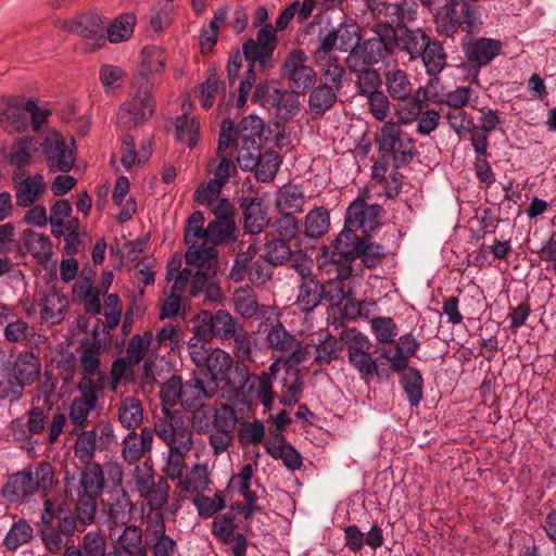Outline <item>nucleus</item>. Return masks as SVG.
<instances>
[{"label": "nucleus", "instance_id": "f257e3e1", "mask_svg": "<svg viewBox=\"0 0 556 556\" xmlns=\"http://www.w3.org/2000/svg\"><path fill=\"white\" fill-rule=\"evenodd\" d=\"M74 442V455L85 467L79 473L78 480L65 479V492L76 500V508L80 521L92 525L97 516V501L102 495L105 486V476L113 484H122L124 470L118 463L109 462L101 466L92 463L97 450H108L116 439L112 422L108 419H99L91 429H83L76 432Z\"/></svg>", "mask_w": 556, "mask_h": 556}, {"label": "nucleus", "instance_id": "f03ea898", "mask_svg": "<svg viewBox=\"0 0 556 556\" xmlns=\"http://www.w3.org/2000/svg\"><path fill=\"white\" fill-rule=\"evenodd\" d=\"M386 252L379 244L370 242L349 229H342L330 245L324 247L323 264L326 269H332L336 265V257L342 261L341 273L351 275L354 260L361 257L367 268H374L381 263ZM334 270H338L336 267Z\"/></svg>", "mask_w": 556, "mask_h": 556}, {"label": "nucleus", "instance_id": "7ed1b4c3", "mask_svg": "<svg viewBox=\"0 0 556 556\" xmlns=\"http://www.w3.org/2000/svg\"><path fill=\"white\" fill-rule=\"evenodd\" d=\"M375 143L383 157L391 159L395 168L408 165L416 154V141L392 121L384 122L375 135Z\"/></svg>", "mask_w": 556, "mask_h": 556}, {"label": "nucleus", "instance_id": "20e7f679", "mask_svg": "<svg viewBox=\"0 0 556 556\" xmlns=\"http://www.w3.org/2000/svg\"><path fill=\"white\" fill-rule=\"evenodd\" d=\"M27 114L30 116L33 129L38 130L46 123L50 112L39 108L34 100H28L22 105L15 98L0 96V125L7 132L25 130Z\"/></svg>", "mask_w": 556, "mask_h": 556}, {"label": "nucleus", "instance_id": "39448f33", "mask_svg": "<svg viewBox=\"0 0 556 556\" xmlns=\"http://www.w3.org/2000/svg\"><path fill=\"white\" fill-rule=\"evenodd\" d=\"M435 14V27L440 35L452 37L459 29L472 33L480 24L479 12L467 1L445 0Z\"/></svg>", "mask_w": 556, "mask_h": 556}, {"label": "nucleus", "instance_id": "423d86ee", "mask_svg": "<svg viewBox=\"0 0 556 556\" xmlns=\"http://www.w3.org/2000/svg\"><path fill=\"white\" fill-rule=\"evenodd\" d=\"M342 339L346 346L349 364L363 379L369 380L374 375L388 376L386 367L371 357L372 344L365 334L348 330L343 332Z\"/></svg>", "mask_w": 556, "mask_h": 556}, {"label": "nucleus", "instance_id": "0eeeda50", "mask_svg": "<svg viewBox=\"0 0 556 556\" xmlns=\"http://www.w3.org/2000/svg\"><path fill=\"white\" fill-rule=\"evenodd\" d=\"M155 100L151 93V84L140 83L138 90L130 93L117 112L118 125L127 130L136 128L148 122L155 111Z\"/></svg>", "mask_w": 556, "mask_h": 556}, {"label": "nucleus", "instance_id": "6e6552de", "mask_svg": "<svg viewBox=\"0 0 556 556\" xmlns=\"http://www.w3.org/2000/svg\"><path fill=\"white\" fill-rule=\"evenodd\" d=\"M232 135L233 122L230 118L223 119L216 150V159L211 161L207 167V170L213 174V178L220 180L224 185H226L231 175L237 172V167L233 162L237 149Z\"/></svg>", "mask_w": 556, "mask_h": 556}, {"label": "nucleus", "instance_id": "1a4fd4ad", "mask_svg": "<svg viewBox=\"0 0 556 556\" xmlns=\"http://www.w3.org/2000/svg\"><path fill=\"white\" fill-rule=\"evenodd\" d=\"M153 431L168 450L191 451L193 447V433L178 412L164 409V416L154 422Z\"/></svg>", "mask_w": 556, "mask_h": 556}, {"label": "nucleus", "instance_id": "9d476101", "mask_svg": "<svg viewBox=\"0 0 556 556\" xmlns=\"http://www.w3.org/2000/svg\"><path fill=\"white\" fill-rule=\"evenodd\" d=\"M265 324L270 325L265 337L266 344L270 350L285 356V365L296 366L306 359V348L280 323L279 313L278 321L270 320Z\"/></svg>", "mask_w": 556, "mask_h": 556}, {"label": "nucleus", "instance_id": "9b49d317", "mask_svg": "<svg viewBox=\"0 0 556 556\" xmlns=\"http://www.w3.org/2000/svg\"><path fill=\"white\" fill-rule=\"evenodd\" d=\"M323 260L324 249L317 257V266L323 279V283L320 285L323 296L333 305H341L343 302H349L353 295L351 283L355 278H352V274L343 275L341 273V265L343 262L339 261L338 257H336V267H338V270H334L336 268H332L331 270L326 269L324 267Z\"/></svg>", "mask_w": 556, "mask_h": 556}, {"label": "nucleus", "instance_id": "f8f14e48", "mask_svg": "<svg viewBox=\"0 0 556 556\" xmlns=\"http://www.w3.org/2000/svg\"><path fill=\"white\" fill-rule=\"evenodd\" d=\"M197 326V333L203 339L218 338L223 341L231 340L242 325L225 309L215 313L203 311L193 319Z\"/></svg>", "mask_w": 556, "mask_h": 556}, {"label": "nucleus", "instance_id": "ddd939ff", "mask_svg": "<svg viewBox=\"0 0 556 556\" xmlns=\"http://www.w3.org/2000/svg\"><path fill=\"white\" fill-rule=\"evenodd\" d=\"M394 27L390 23H378L374 35L363 41L357 48V54L368 65L377 64L388 55L393 54L395 41Z\"/></svg>", "mask_w": 556, "mask_h": 556}, {"label": "nucleus", "instance_id": "4468645a", "mask_svg": "<svg viewBox=\"0 0 556 556\" xmlns=\"http://www.w3.org/2000/svg\"><path fill=\"white\" fill-rule=\"evenodd\" d=\"M143 521L146 547L152 551L153 556H175L178 545L166 534L163 513L146 514Z\"/></svg>", "mask_w": 556, "mask_h": 556}, {"label": "nucleus", "instance_id": "2eb2a0df", "mask_svg": "<svg viewBox=\"0 0 556 556\" xmlns=\"http://www.w3.org/2000/svg\"><path fill=\"white\" fill-rule=\"evenodd\" d=\"M307 60L302 50L291 51L285 60L282 74L293 93H304L316 83V73L307 65Z\"/></svg>", "mask_w": 556, "mask_h": 556}, {"label": "nucleus", "instance_id": "dca6fc26", "mask_svg": "<svg viewBox=\"0 0 556 556\" xmlns=\"http://www.w3.org/2000/svg\"><path fill=\"white\" fill-rule=\"evenodd\" d=\"M63 30L76 34L92 41L91 49L100 48L105 43V22L94 13H85L71 21H63L60 25Z\"/></svg>", "mask_w": 556, "mask_h": 556}, {"label": "nucleus", "instance_id": "f3484780", "mask_svg": "<svg viewBox=\"0 0 556 556\" xmlns=\"http://www.w3.org/2000/svg\"><path fill=\"white\" fill-rule=\"evenodd\" d=\"M233 308L244 319H251L258 315L265 321H278V312L274 306L260 305L257 295L249 286L240 287L232 294Z\"/></svg>", "mask_w": 556, "mask_h": 556}, {"label": "nucleus", "instance_id": "a211bd4d", "mask_svg": "<svg viewBox=\"0 0 556 556\" xmlns=\"http://www.w3.org/2000/svg\"><path fill=\"white\" fill-rule=\"evenodd\" d=\"M142 530L135 525L110 527L109 536L115 543L114 556H148L142 543Z\"/></svg>", "mask_w": 556, "mask_h": 556}, {"label": "nucleus", "instance_id": "6ab92c4d", "mask_svg": "<svg viewBox=\"0 0 556 556\" xmlns=\"http://www.w3.org/2000/svg\"><path fill=\"white\" fill-rule=\"evenodd\" d=\"M239 369L244 372L245 377L241 387L243 395L251 402L258 401L263 405L264 412H269L275 401L270 377L265 374L250 375L245 366H242V368L237 366V370Z\"/></svg>", "mask_w": 556, "mask_h": 556}, {"label": "nucleus", "instance_id": "aec40b11", "mask_svg": "<svg viewBox=\"0 0 556 556\" xmlns=\"http://www.w3.org/2000/svg\"><path fill=\"white\" fill-rule=\"evenodd\" d=\"M153 441L154 431L150 427H143L139 432L128 431L121 444L122 458L129 465L138 463L151 453Z\"/></svg>", "mask_w": 556, "mask_h": 556}, {"label": "nucleus", "instance_id": "412c9836", "mask_svg": "<svg viewBox=\"0 0 556 556\" xmlns=\"http://www.w3.org/2000/svg\"><path fill=\"white\" fill-rule=\"evenodd\" d=\"M14 191L16 205L21 207H30L34 205L47 191V185L41 174L25 175L22 173H14Z\"/></svg>", "mask_w": 556, "mask_h": 556}, {"label": "nucleus", "instance_id": "4be33fe9", "mask_svg": "<svg viewBox=\"0 0 556 556\" xmlns=\"http://www.w3.org/2000/svg\"><path fill=\"white\" fill-rule=\"evenodd\" d=\"M47 165L52 172L67 173L74 165L73 151L59 134L48 135L41 142Z\"/></svg>", "mask_w": 556, "mask_h": 556}, {"label": "nucleus", "instance_id": "5701e85b", "mask_svg": "<svg viewBox=\"0 0 556 556\" xmlns=\"http://www.w3.org/2000/svg\"><path fill=\"white\" fill-rule=\"evenodd\" d=\"M395 43L394 50L397 48L401 52L409 55V60L414 61L421 56L430 40L429 35L421 28H409L405 24L394 27Z\"/></svg>", "mask_w": 556, "mask_h": 556}, {"label": "nucleus", "instance_id": "b1692460", "mask_svg": "<svg viewBox=\"0 0 556 556\" xmlns=\"http://www.w3.org/2000/svg\"><path fill=\"white\" fill-rule=\"evenodd\" d=\"M382 211L378 204L368 205L364 200H355L348 207L343 229L354 232L359 228L372 229L378 224Z\"/></svg>", "mask_w": 556, "mask_h": 556}, {"label": "nucleus", "instance_id": "393cba45", "mask_svg": "<svg viewBox=\"0 0 556 556\" xmlns=\"http://www.w3.org/2000/svg\"><path fill=\"white\" fill-rule=\"evenodd\" d=\"M218 383L214 379L203 381L198 377L182 383V404L185 409L202 408L204 401L215 396Z\"/></svg>", "mask_w": 556, "mask_h": 556}, {"label": "nucleus", "instance_id": "a878e982", "mask_svg": "<svg viewBox=\"0 0 556 556\" xmlns=\"http://www.w3.org/2000/svg\"><path fill=\"white\" fill-rule=\"evenodd\" d=\"M115 485L121 486V484ZM132 508V502L124 489L116 488L111 491L104 503V509L109 517V528L126 526L130 521Z\"/></svg>", "mask_w": 556, "mask_h": 556}, {"label": "nucleus", "instance_id": "bb28decb", "mask_svg": "<svg viewBox=\"0 0 556 556\" xmlns=\"http://www.w3.org/2000/svg\"><path fill=\"white\" fill-rule=\"evenodd\" d=\"M11 371L12 378L21 389L31 386L40 377V359L31 352H21L14 361Z\"/></svg>", "mask_w": 556, "mask_h": 556}, {"label": "nucleus", "instance_id": "cd10ccee", "mask_svg": "<svg viewBox=\"0 0 556 556\" xmlns=\"http://www.w3.org/2000/svg\"><path fill=\"white\" fill-rule=\"evenodd\" d=\"M501 41L492 38L475 39L465 46L466 58L476 67L490 64L501 53Z\"/></svg>", "mask_w": 556, "mask_h": 556}, {"label": "nucleus", "instance_id": "c85d7f7f", "mask_svg": "<svg viewBox=\"0 0 556 556\" xmlns=\"http://www.w3.org/2000/svg\"><path fill=\"white\" fill-rule=\"evenodd\" d=\"M38 306L41 321L54 326L65 319L68 311V300L66 295L51 291L40 298Z\"/></svg>", "mask_w": 556, "mask_h": 556}, {"label": "nucleus", "instance_id": "c756f323", "mask_svg": "<svg viewBox=\"0 0 556 556\" xmlns=\"http://www.w3.org/2000/svg\"><path fill=\"white\" fill-rule=\"evenodd\" d=\"M114 409L118 422L128 431L137 430L143 422L144 409L141 401L136 396L122 397Z\"/></svg>", "mask_w": 556, "mask_h": 556}, {"label": "nucleus", "instance_id": "7c9ffc66", "mask_svg": "<svg viewBox=\"0 0 556 556\" xmlns=\"http://www.w3.org/2000/svg\"><path fill=\"white\" fill-rule=\"evenodd\" d=\"M185 258L189 266L199 270L216 271L217 252L214 247L204 241L188 243Z\"/></svg>", "mask_w": 556, "mask_h": 556}, {"label": "nucleus", "instance_id": "2f4dec72", "mask_svg": "<svg viewBox=\"0 0 556 556\" xmlns=\"http://www.w3.org/2000/svg\"><path fill=\"white\" fill-rule=\"evenodd\" d=\"M388 96L397 101H406L410 98L414 85L409 75L400 68L387 70L383 74Z\"/></svg>", "mask_w": 556, "mask_h": 556}, {"label": "nucleus", "instance_id": "473e14b6", "mask_svg": "<svg viewBox=\"0 0 556 556\" xmlns=\"http://www.w3.org/2000/svg\"><path fill=\"white\" fill-rule=\"evenodd\" d=\"M266 452L275 459H281L283 465L294 471L302 466L300 453L287 443L283 435H277L273 440L265 442Z\"/></svg>", "mask_w": 556, "mask_h": 556}, {"label": "nucleus", "instance_id": "72a5a7b5", "mask_svg": "<svg viewBox=\"0 0 556 556\" xmlns=\"http://www.w3.org/2000/svg\"><path fill=\"white\" fill-rule=\"evenodd\" d=\"M252 100L263 106L275 108L281 111L289 108L290 97L286 91L276 88L269 83H261L256 86ZM290 108H293V104Z\"/></svg>", "mask_w": 556, "mask_h": 556}, {"label": "nucleus", "instance_id": "f704fd0d", "mask_svg": "<svg viewBox=\"0 0 556 556\" xmlns=\"http://www.w3.org/2000/svg\"><path fill=\"white\" fill-rule=\"evenodd\" d=\"M3 336L10 343L30 342L34 339L31 344L36 348H39L47 339L42 334L35 336L34 328L27 321L17 318V316L5 325Z\"/></svg>", "mask_w": 556, "mask_h": 556}, {"label": "nucleus", "instance_id": "c9c22d12", "mask_svg": "<svg viewBox=\"0 0 556 556\" xmlns=\"http://www.w3.org/2000/svg\"><path fill=\"white\" fill-rule=\"evenodd\" d=\"M210 484L211 480L207 465L194 464L191 470L178 481L177 489L198 495L206 492Z\"/></svg>", "mask_w": 556, "mask_h": 556}, {"label": "nucleus", "instance_id": "e433bc0d", "mask_svg": "<svg viewBox=\"0 0 556 556\" xmlns=\"http://www.w3.org/2000/svg\"><path fill=\"white\" fill-rule=\"evenodd\" d=\"M169 484L164 477H157L156 481L139 493L149 508L148 514L162 513L169 498Z\"/></svg>", "mask_w": 556, "mask_h": 556}, {"label": "nucleus", "instance_id": "4c0bfd02", "mask_svg": "<svg viewBox=\"0 0 556 556\" xmlns=\"http://www.w3.org/2000/svg\"><path fill=\"white\" fill-rule=\"evenodd\" d=\"M231 367L232 358L230 354L219 348H215L210 352L207 362H204L201 368L208 371V379H214L215 382H217L218 379L226 380V384H230L228 375Z\"/></svg>", "mask_w": 556, "mask_h": 556}, {"label": "nucleus", "instance_id": "58836bf2", "mask_svg": "<svg viewBox=\"0 0 556 556\" xmlns=\"http://www.w3.org/2000/svg\"><path fill=\"white\" fill-rule=\"evenodd\" d=\"M241 205L244 207V228L250 233H260L267 226L268 219L258 198H245Z\"/></svg>", "mask_w": 556, "mask_h": 556}, {"label": "nucleus", "instance_id": "ea45409f", "mask_svg": "<svg viewBox=\"0 0 556 556\" xmlns=\"http://www.w3.org/2000/svg\"><path fill=\"white\" fill-rule=\"evenodd\" d=\"M41 142L35 138L26 137L17 140L10 150V162L18 168L36 161Z\"/></svg>", "mask_w": 556, "mask_h": 556}, {"label": "nucleus", "instance_id": "a19ab883", "mask_svg": "<svg viewBox=\"0 0 556 556\" xmlns=\"http://www.w3.org/2000/svg\"><path fill=\"white\" fill-rule=\"evenodd\" d=\"M264 134V122L256 115H249L240 122L237 129L233 128L236 149L240 142L261 143Z\"/></svg>", "mask_w": 556, "mask_h": 556}, {"label": "nucleus", "instance_id": "79ce46f5", "mask_svg": "<svg viewBox=\"0 0 556 556\" xmlns=\"http://www.w3.org/2000/svg\"><path fill=\"white\" fill-rule=\"evenodd\" d=\"M31 479V472H27V469L16 472L3 488V495L9 501L15 502L38 492Z\"/></svg>", "mask_w": 556, "mask_h": 556}, {"label": "nucleus", "instance_id": "37998d69", "mask_svg": "<svg viewBox=\"0 0 556 556\" xmlns=\"http://www.w3.org/2000/svg\"><path fill=\"white\" fill-rule=\"evenodd\" d=\"M330 228V214L324 206H315L304 218V235L311 239L325 236Z\"/></svg>", "mask_w": 556, "mask_h": 556}, {"label": "nucleus", "instance_id": "c03bdc74", "mask_svg": "<svg viewBox=\"0 0 556 556\" xmlns=\"http://www.w3.org/2000/svg\"><path fill=\"white\" fill-rule=\"evenodd\" d=\"M152 154L151 142L141 146V150L137 152L135 139L131 135L125 134L122 140V165L129 170L136 164L144 163Z\"/></svg>", "mask_w": 556, "mask_h": 556}, {"label": "nucleus", "instance_id": "a18cd8bd", "mask_svg": "<svg viewBox=\"0 0 556 556\" xmlns=\"http://www.w3.org/2000/svg\"><path fill=\"white\" fill-rule=\"evenodd\" d=\"M99 402H93L88 399L75 396L68 407V417L73 432L83 430L87 427L89 416L96 409Z\"/></svg>", "mask_w": 556, "mask_h": 556}, {"label": "nucleus", "instance_id": "49530a36", "mask_svg": "<svg viewBox=\"0 0 556 556\" xmlns=\"http://www.w3.org/2000/svg\"><path fill=\"white\" fill-rule=\"evenodd\" d=\"M165 52L161 47L146 46L141 51V83L149 81V75L161 73L165 67Z\"/></svg>", "mask_w": 556, "mask_h": 556}, {"label": "nucleus", "instance_id": "de8ad7c7", "mask_svg": "<svg viewBox=\"0 0 556 556\" xmlns=\"http://www.w3.org/2000/svg\"><path fill=\"white\" fill-rule=\"evenodd\" d=\"M337 90L336 88L320 84L311 91L308 105L313 113L323 115L328 112L337 102Z\"/></svg>", "mask_w": 556, "mask_h": 556}, {"label": "nucleus", "instance_id": "09e8293b", "mask_svg": "<svg viewBox=\"0 0 556 556\" xmlns=\"http://www.w3.org/2000/svg\"><path fill=\"white\" fill-rule=\"evenodd\" d=\"M390 160L391 159L383 157L381 154L372 166V179L384 184L386 194L388 198H393L400 192L402 180L397 172L392 173L389 177L387 176Z\"/></svg>", "mask_w": 556, "mask_h": 556}, {"label": "nucleus", "instance_id": "8fccbe9b", "mask_svg": "<svg viewBox=\"0 0 556 556\" xmlns=\"http://www.w3.org/2000/svg\"><path fill=\"white\" fill-rule=\"evenodd\" d=\"M108 549L106 540L100 531L87 532L81 542V548L74 545L67 546L63 553L75 551L79 556H105Z\"/></svg>", "mask_w": 556, "mask_h": 556}, {"label": "nucleus", "instance_id": "3c124183", "mask_svg": "<svg viewBox=\"0 0 556 556\" xmlns=\"http://www.w3.org/2000/svg\"><path fill=\"white\" fill-rule=\"evenodd\" d=\"M235 228V223L231 218L210 222L205 228L203 241L212 247L226 242L232 237Z\"/></svg>", "mask_w": 556, "mask_h": 556}, {"label": "nucleus", "instance_id": "603ef678", "mask_svg": "<svg viewBox=\"0 0 556 556\" xmlns=\"http://www.w3.org/2000/svg\"><path fill=\"white\" fill-rule=\"evenodd\" d=\"M420 58L422 59L426 71L430 76L438 75L446 65L444 48L438 40L431 41L430 39Z\"/></svg>", "mask_w": 556, "mask_h": 556}, {"label": "nucleus", "instance_id": "864d4df0", "mask_svg": "<svg viewBox=\"0 0 556 556\" xmlns=\"http://www.w3.org/2000/svg\"><path fill=\"white\" fill-rule=\"evenodd\" d=\"M176 139L186 143L190 149L198 143L200 136V124L195 117L182 114L176 118Z\"/></svg>", "mask_w": 556, "mask_h": 556}, {"label": "nucleus", "instance_id": "5fc2aeb1", "mask_svg": "<svg viewBox=\"0 0 556 556\" xmlns=\"http://www.w3.org/2000/svg\"><path fill=\"white\" fill-rule=\"evenodd\" d=\"M24 244L27 251L39 262H46L51 255V242L48 236L34 230H24Z\"/></svg>", "mask_w": 556, "mask_h": 556}, {"label": "nucleus", "instance_id": "6e6d98bb", "mask_svg": "<svg viewBox=\"0 0 556 556\" xmlns=\"http://www.w3.org/2000/svg\"><path fill=\"white\" fill-rule=\"evenodd\" d=\"M401 383L409 404L412 406L419 405L424 393V379L420 371L413 367L407 368L404 371Z\"/></svg>", "mask_w": 556, "mask_h": 556}, {"label": "nucleus", "instance_id": "4d7b16f0", "mask_svg": "<svg viewBox=\"0 0 556 556\" xmlns=\"http://www.w3.org/2000/svg\"><path fill=\"white\" fill-rule=\"evenodd\" d=\"M33 534L31 526L25 519H20L11 526L3 540V545L8 551H16L27 544L33 539Z\"/></svg>", "mask_w": 556, "mask_h": 556}, {"label": "nucleus", "instance_id": "13d9d810", "mask_svg": "<svg viewBox=\"0 0 556 556\" xmlns=\"http://www.w3.org/2000/svg\"><path fill=\"white\" fill-rule=\"evenodd\" d=\"M136 16L125 13L116 17L106 28L108 39L113 43H118L129 39L134 33Z\"/></svg>", "mask_w": 556, "mask_h": 556}, {"label": "nucleus", "instance_id": "bf43d9fd", "mask_svg": "<svg viewBox=\"0 0 556 556\" xmlns=\"http://www.w3.org/2000/svg\"><path fill=\"white\" fill-rule=\"evenodd\" d=\"M321 296V287L317 281L304 280L300 286L296 304L302 312H311L320 303Z\"/></svg>", "mask_w": 556, "mask_h": 556}, {"label": "nucleus", "instance_id": "052dcab7", "mask_svg": "<svg viewBox=\"0 0 556 556\" xmlns=\"http://www.w3.org/2000/svg\"><path fill=\"white\" fill-rule=\"evenodd\" d=\"M26 469L27 472H31V480L37 491L46 497L54 483V472L51 464L41 462L36 465H30Z\"/></svg>", "mask_w": 556, "mask_h": 556}, {"label": "nucleus", "instance_id": "680f3d73", "mask_svg": "<svg viewBox=\"0 0 556 556\" xmlns=\"http://www.w3.org/2000/svg\"><path fill=\"white\" fill-rule=\"evenodd\" d=\"M338 49L343 52L354 51L358 47L361 40L359 26L355 22L341 23L338 28L333 29Z\"/></svg>", "mask_w": 556, "mask_h": 556}, {"label": "nucleus", "instance_id": "e2e57ef3", "mask_svg": "<svg viewBox=\"0 0 556 556\" xmlns=\"http://www.w3.org/2000/svg\"><path fill=\"white\" fill-rule=\"evenodd\" d=\"M137 364L126 359V357H119L112 363L110 371V389L113 392L117 391L118 386L123 383H129L135 379L134 367Z\"/></svg>", "mask_w": 556, "mask_h": 556}, {"label": "nucleus", "instance_id": "0e129e2a", "mask_svg": "<svg viewBox=\"0 0 556 556\" xmlns=\"http://www.w3.org/2000/svg\"><path fill=\"white\" fill-rule=\"evenodd\" d=\"M237 422V413L229 404H223L219 408L213 409L211 430L233 434Z\"/></svg>", "mask_w": 556, "mask_h": 556}, {"label": "nucleus", "instance_id": "69168bd1", "mask_svg": "<svg viewBox=\"0 0 556 556\" xmlns=\"http://www.w3.org/2000/svg\"><path fill=\"white\" fill-rule=\"evenodd\" d=\"M152 342L153 332L151 330H147L142 334L132 336L127 344L124 357L138 365L144 358Z\"/></svg>", "mask_w": 556, "mask_h": 556}, {"label": "nucleus", "instance_id": "338daca9", "mask_svg": "<svg viewBox=\"0 0 556 556\" xmlns=\"http://www.w3.org/2000/svg\"><path fill=\"white\" fill-rule=\"evenodd\" d=\"M343 339H338L333 336H328L325 340L320 341L315 349V362L319 365L330 364L339 357V352L343 348Z\"/></svg>", "mask_w": 556, "mask_h": 556}, {"label": "nucleus", "instance_id": "774afa93", "mask_svg": "<svg viewBox=\"0 0 556 556\" xmlns=\"http://www.w3.org/2000/svg\"><path fill=\"white\" fill-rule=\"evenodd\" d=\"M266 434V428L261 420L244 422L238 431V441L242 447L261 444Z\"/></svg>", "mask_w": 556, "mask_h": 556}]
</instances>
